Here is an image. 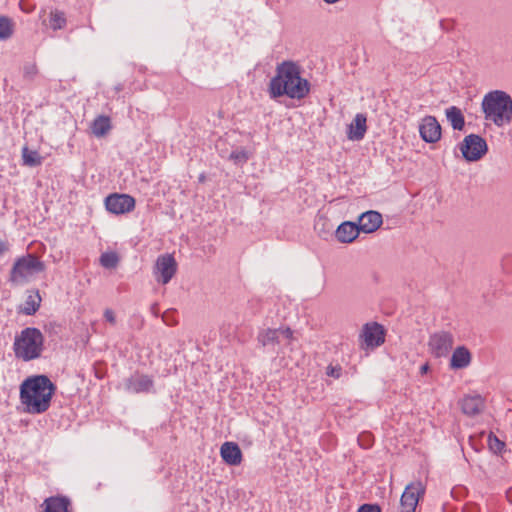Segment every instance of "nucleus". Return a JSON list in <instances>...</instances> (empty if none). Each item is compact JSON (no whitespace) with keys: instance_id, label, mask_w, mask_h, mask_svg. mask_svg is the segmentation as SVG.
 <instances>
[{"instance_id":"nucleus-1","label":"nucleus","mask_w":512,"mask_h":512,"mask_svg":"<svg viewBox=\"0 0 512 512\" xmlns=\"http://www.w3.org/2000/svg\"><path fill=\"white\" fill-rule=\"evenodd\" d=\"M269 95L276 99L287 96L302 100L310 92V83L301 76V67L292 61H284L277 65L276 74L269 83Z\"/></svg>"},{"instance_id":"nucleus-2","label":"nucleus","mask_w":512,"mask_h":512,"mask_svg":"<svg viewBox=\"0 0 512 512\" xmlns=\"http://www.w3.org/2000/svg\"><path fill=\"white\" fill-rule=\"evenodd\" d=\"M55 385L46 375L26 378L20 385V401L25 412L41 414L46 412L55 392Z\"/></svg>"},{"instance_id":"nucleus-3","label":"nucleus","mask_w":512,"mask_h":512,"mask_svg":"<svg viewBox=\"0 0 512 512\" xmlns=\"http://www.w3.org/2000/svg\"><path fill=\"white\" fill-rule=\"evenodd\" d=\"M481 108L484 119L498 128L512 123V97L505 91L493 90L485 94Z\"/></svg>"},{"instance_id":"nucleus-4","label":"nucleus","mask_w":512,"mask_h":512,"mask_svg":"<svg viewBox=\"0 0 512 512\" xmlns=\"http://www.w3.org/2000/svg\"><path fill=\"white\" fill-rule=\"evenodd\" d=\"M44 335L34 327H27L16 334L13 342V352L17 359L24 362L38 359L44 351Z\"/></svg>"},{"instance_id":"nucleus-5","label":"nucleus","mask_w":512,"mask_h":512,"mask_svg":"<svg viewBox=\"0 0 512 512\" xmlns=\"http://www.w3.org/2000/svg\"><path fill=\"white\" fill-rule=\"evenodd\" d=\"M44 269L45 265L42 261L32 254H27L15 261L10 279L17 284L27 283Z\"/></svg>"},{"instance_id":"nucleus-6","label":"nucleus","mask_w":512,"mask_h":512,"mask_svg":"<svg viewBox=\"0 0 512 512\" xmlns=\"http://www.w3.org/2000/svg\"><path fill=\"white\" fill-rule=\"evenodd\" d=\"M292 338L293 331L289 327L263 328L259 330L256 337L257 347L263 352H275L281 339L289 342Z\"/></svg>"},{"instance_id":"nucleus-7","label":"nucleus","mask_w":512,"mask_h":512,"mask_svg":"<svg viewBox=\"0 0 512 512\" xmlns=\"http://www.w3.org/2000/svg\"><path fill=\"white\" fill-rule=\"evenodd\" d=\"M465 160L475 162L480 160L488 151L486 140L477 134L467 135L459 145Z\"/></svg>"},{"instance_id":"nucleus-8","label":"nucleus","mask_w":512,"mask_h":512,"mask_svg":"<svg viewBox=\"0 0 512 512\" xmlns=\"http://www.w3.org/2000/svg\"><path fill=\"white\" fill-rule=\"evenodd\" d=\"M177 270V263L172 254L166 253L158 256L153 266V276L157 283L166 285L173 278Z\"/></svg>"},{"instance_id":"nucleus-9","label":"nucleus","mask_w":512,"mask_h":512,"mask_svg":"<svg viewBox=\"0 0 512 512\" xmlns=\"http://www.w3.org/2000/svg\"><path fill=\"white\" fill-rule=\"evenodd\" d=\"M454 344V337L451 333L440 331L432 334L428 341L429 351L437 358L449 354Z\"/></svg>"},{"instance_id":"nucleus-10","label":"nucleus","mask_w":512,"mask_h":512,"mask_svg":"<svg viewBox=\"0 0 512 512\" xmlns=\"http://www.w3.org/2000/svg\"><path fill=\"white\" fill-rule=\"evenodd\" d=\"M425 489L421 482H414L406 486L400 500V512H415L419 497Z\"/></svg>"},{"instance_id":"nucleus-11","label":"nucleus","mask_w":512,"mask_h":512,"mask_svg":"<svg viewBox=\"0 0 512 512\" xmlns=\"http://www.w3.org/2000/svg\"><path fill=\"white\" fill-rule=\"evenodd\" d=\"M105 207L113 214H124L134 209L135 200L127 194H112L106 197Z\"/></svg>"},{"instance_id":"nucleus-12","label":"nucleus","mask_w":512,"mask_h":512,"mask_svg":"<svg viewBox=\"0 0 512 512\" xmlns=\"http://www.w3.org/2000/svg\"><path fill=\"white\" fill-rule=\"evenodd\" d=\"M360 338L367 347H378L385 341L383 327L376 323H367L363 326Z\"/></svg>"},{"instance_id":"nucleus-13","label":"nucleus","mask_w":512,"mask_h":512,"mask_svg":"<svg viewBox=\"0 0 512 512\" xmlns=\"http://www.w3.org/2000/svg\"><path fill=\"white\" fill-rule=\"evenodd\" d=\"M421 138L427 143H436L441 138V125L434 116H426L419 125Z\"/></svg>"},{"instance_id":"nucleus-14","label":"nucleus","mask_w":512,"mask_h":512,"mask_svg":"<svg viewBox=\"0 0 512 512\" xmlns=\"http://www.w3.org/2000/svg\"><path fill=\"white\" fill-rule=\"evenodd\" d=\"M383 223L382 215L377 211H367L358 218V227L364 233L375 232Z\"/></svg>"},{"instance_id":"nucleus-15","label":"nucleus","mask_w":512,"mask_h":512,"mask_svg":"<svg viewBox=\"0 0 512 512\" xmlns=\"http://www.w3.org/2000/svg\"><path fill=\"white\" fill-rule=\"evenodd\" d=\"M367 132V117L363 113L355 115L353 121L348 126L347 138L351 141H360Z\"/></svg>"},{"instance_id":"nucleus-16","label":"nucleus","mask_w":512,"mask_h":512,"mask_svg":"<svg viewBox=\"0 0 512 512\" xmlns=\"http://www.w3.org/2000/svg\"><path fill=\"white\" fill-rule=\"evenodd\" d=\"M359 233L360 229L357 224L345 221L336 229L335 237L340 243H351L359 236Z\"/></svg>"},{"instance_id":"nucleus-17","label":"nucleus","mask_w":512,"mask_h":512,"mask_svg":"<svg viewBox=\"0 0 512 512\" xmlns=\"http://www.w3.org/2000/svg\"><path fill=\"white\" fill-rule=\"evenodd\" d=\"M223 461L231 466H237L242 462V452L234 442H225L220 448Z\"/></svg>"},{"instance_id":"nucleus-18","label":"nucleus","mask_w":512,"mask_h":512,"mask_svg":"<svg viewBox=\"0 0 512 512\" xmlns=\"http://www.w3.org/2000/svg\"><path fill=\"white\" fill-rule=\"evenodd\" d=\"M152 387L153 381L147 375L136 374L126 381V389L132 393L149 392Z\"/></svg>"},{"instance_id":"nucleus-19","label":"nucleus","mask_w":512,"mask_h":512,"mask_svg":"<svg viewBox=\"0 0 512 512\" xmlns=\"http://www.w3.org/2000/svg\"><path fill=\"white\" fill-rule=\"evenodd\" d=\"M471 353L464 346L457 347L450 359V368L453 370L464 369L471 363Z\"/></svg>"},{"instance_id":"nucleus-20","label":"nucleus","mask_w":512,"mask_h":512,"mask_svg":"<svg viewBox=\"0 0 512 512\" xmlns=\"http://www.w3.org/2000/svg\"><path fill=\"white\" fill-rule=\"evenodd\" d=\"M461 408L466 415H477L484 408V399L480 395L465 396L461 401Z\"/></svg>"},{"instance_id":"nucleus-21","label":"nucleus","mask_w":512,"mask_h":512,"mask_svg":"<svg viewBox=\"0 0 512 512\" xmlns=\"http://www.w3.org/2000/svg\"><path fill=\"white\" fill-rule=\"evenodd\" d=\"M445 114L454 130H463L465 126V118L460 108L451 106L446 109Z\"/></svg>"},{"instance_id":"nucleus-22","label":"nucleus","mask_w":512,"mask_h":512,"mask_svg":"<svg viewBox=\"0 0 512 512\" xmlns=\"http://www.w3.org/2000/svg\"><path fill=\"white\" fill-rule=\"evenodd\" d=\"M45 512H69V501L64 497H50L44 501Z\"/></svg>"},{"instance_id":"nucleus-23","label":"nucleus","mask_w":512,"mask_h":512,"mask_svg":"<svg viewBox=\"0 0 512 512\" xmlns=\"http://www.w3.org/2000/svg\"><path fill=\"white\" fill-rule=\"evenodd\" d=\"M92 132L97 137L104 136L110 129L111 123L110 118L107 116H98L92 123Z\"/></svg>"},{"instance_id":"nucleus-24","label":"nucleus","mask_w":512,"mask_h":512,"mask_svg":"<svg viewBox=\"0 0 512 512\" xmlns=\"http://www.w3.org/2000/svg\"><path fill=\"white\" fill-rule=\"evenodd\" d=\"M22 158L24 164L30 167L40 165L42 162V157L39 153L34 150H29L27 147L22 149Z\"/></svg>"},{"instance_id":"nucleus-25","label":"nucleus","mask_w":512,"mask_h":512,"mask_svg":"<svg viewBox=\"0 0 512 512\" xmlns=\"http://www.w3.org/2000/svg\"><path fill=\"white\" fill-rule=\"evenodd\" d=\"M100 264L104 268L113 269L119 263V257L115 252H104L100 256Z\"/></svg>"},{"instance_id":"nucleus-26","label":"nucleus","mask_w":512,"mask_h":512,"mask_svg":"<svg viewBox=\"0 0 512 512\" xmlns=\"http://www.w3.org/2000/svg\"><path fill=\"white\" fill-rule=\"evenodd\" d=\"M13 33V23L6 16L0 17V40H7Z\"/></svg>"},{"instance_id":"nucleus-27","label":"nucleus","mask_w":512,"mask_h":512,"mask_svg":"<svg viewBox=\"0 0 512 512\" xmlns=\"http://www.w3.org/2000/svg\"><path fill=\"white\" fill-rule=\"evenodd\" d=\"M50 24L53 30H59L66 25V18L63 12L55 10L50 13Z\"/></svg>"},{"instance_id":"nucleus-28","label":"nucleus","mask_w":512,"mask_h":512,"mask_svg":"<svg viewBox=\"0 0 512 512\" xmlns=\"http://www.w3.org/2000/svg\"><path fill=\"white\" fill-rule=\"evenodd\" d=\"M229 159L236 165H243L248 161L249 155L245 149H237L231 152Z\"/></svg>"},{"instance_id":"nucleus-29","label":"nucleus","mask_w":512,"mask_h":512,"mask_svg":"<svg viewBox=\"0 0 512 512\" xmlns=\"http://www.w3.org/2000/svg\"><path fill=\"white\" fill-rule=\"evenodd\" d=\"M488 445L489 448L495 453L500 452L504 447V443L492 434H489L488 436Z\"/></svg>"},{"instance_id":"nucleus-30","label":"nucleus","mask_w":512,"mask_h":512,"mask_svg":"<svg viewBox=\"0 0 512 512\" xmlns=\"http://www.w3.org/2000/svg\"><path fill=\"white\" fill-rule=\"evenodd\" d=\"M39 308V303L35 302L32 297H29V299L25 303V307L23 309V312L26 315H32L34 314Z\"/></svg>"},{"instance_id":"nucleus-31","label":"nucleus","mask_w":512,"mask_h":512,"mask_svg":"<svg viewBox=\"0 0 512 512\" xmlns=\"http://www.w3.org/2000/svg\"><path fill=\"white\" fill-rule=\"evenodd\" d=\"M37 74V67L35 64H27L24 66V76L33 78Z\"/></svg>"},{"instance_id":"nucleus-32","label":"nucleus","mask_w":512,"mask_h":512,"mask_svg":"<svg viewBox=\"0 0 512 512\" xmlns=\"http://www.w3.org/2000/svg\"><path fill=\"white\" fill-rule=\"evenodd\" d=\"M358 512H381V510L376 504H364L360 506Z\"/></svg>"},{"instance_id":"nucleus-33","label":"nucleus","mask_w":512,"mask_h":512,"mask_svg":"<svg viewBox=\"0 0 512 512\" xmlns=\"http://www.w3.org/2000/svg\"><path fill=\"white\" fill-rule=\"evenodd\" d=\"M327 375H329L331 377H334V378H339L340 375H341V367H339V366H329L327 368Z\"/></svg>"},{"instance_id":"nucleus-34","label":"nucleus","mask_w":512,"mask_h":512,"mask_svg":"<svg viewBox=\"0 0 512 512\" xmlns=\"http://www.w3.org/2000/svg\"><path fill=\"white\" fill-rule=\"evenodd\" d=\"M104 318L107 322H109L112 325H114L116 322L115 313L111 309H106L104 311Z\"/></svg>"},{"instance_id":"nucleus-35","label":"nucleus","mask_w":512,"mask_h":512,"mask_svg":"<svg viewBox=\"0 0 512 512\" xmlns=\"http://www.w3.org/2000/svg\"><path fill=\"white\" fill-rule=\"evenodd\" d=\"M8 250L7 242L0 240V256Z\"/></svg>"},{"instance_id":"nucleus-36","label":"nucleus","mask_w":512,"mask_h":512,"mask_svg":"<svg viewBox=\"0 0 512 512\" xmlns=\"http://www.w3.org/2000/svg\"><path fill=\"white\" fill-rule=\"evenodd\" d=\"M428 370H429V365L426 363V364L421 366L420 373L421 374H426L428 372Z\"/></svg>"},{"instance_id":"nucleus-37","label":"nucleus","mask_w":512,"mask_h":512,"mask_svg":"<svg viewBox=\"0 0 512 512\" xmlns=\"http://www.w3.org/2000/svg\"><path fill=\"white\" fill-rule=\"evenodd\" d=\"M369 438H370V434H363L359 437L358 441H359L360 445L363 446L364 444H362V441H364V439H369Z\"/></svg>"}]
</instances>
